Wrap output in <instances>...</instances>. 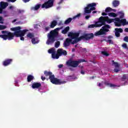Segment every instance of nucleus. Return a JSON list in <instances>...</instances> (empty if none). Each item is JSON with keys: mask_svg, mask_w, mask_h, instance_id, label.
<instances>
[{"mask_svg": "<svg viewBox=\"0 0 128 128\" xmlns=\"http://www.w3.org/2000/svg\"><path fill=\"white\" fill-rule=\"evenodd\" d=\"M68 36L71 38V39L70 38H66L63 44L64 48H68L70 46V44H78V42H80L82 40H88L90 38H94V34H86L82 35V36H80V33L78 32H70L68 34Z\"/></svg>", "mask_w": 128, "mask_h": 128, "instance_id": "1", "label": "nucleus"}, {"mask_svg": "<svg viewBox=\"0 0 128 128\" xmlns=\"http://www.w3.org/2000/svg\"><path fill=\"white\" fill-rule=\"evenodd\" d=\"M116 20L114 18H110L108 16H101L100 18V22H101V25L104 26L102 27V28L100 30L96 32L95 33V36H102V34H106V32H110L108 28H110V26L108 24H106V22L107 24H112V22H114Z\"/></svg>", "mask_w": 128, "mask_h": 128, "instance_id": "2", "label": "nucleus"}, {"mask_svg": "<svg viewBox=\"0 0 128 128\" xmlns=\"http://www.w3.org/2000/svg\"><path fill=\"white\" fill-rule=\"evenodd\" d=\"M64 26H62L60 28H57L54 30H51L48 34V39L46 41V44H52L54 42L56 38L58 36V30H62Z\"/></svg>", "mask_w": 128, "mask_h": 128, "instance_id": "3", "label": "nucleus"}, {"mask_svg": "<svg viewBox=\"0 0 128 128\" xmlns=\"http://www.w3.org/2000/svg\"><path fill=\"white\" fill-rule=\"evenodd\" d=\"M44 74L46 76H49V80H50V82L53 84H66V81L62 80L58 78H54V75L52 74V72H50L44 71Z\"/></svg>", "mask_w": 128, "mask_h": 128, "instance_id": "4", "label": "nucleus"}, {"mask_svg": "<svg viewBox=\"0 0 128 128\" xmlns=\"http://www.w3.org/2000/svg\"><path fill=\"white\" fill-rule=\"evenodd\" d=\"M115 22L114 24L116 26H126L128 24V22H126V19H120L118 18H114Z\"/></svg>", "mask_w": 128, "mask_h": 128, "instance_id": "5", "label": "nucleus"}, {"mask_svg": "<svg viewBox=\"0 0 128 128\" xmlns=\"http://www.w3.org/2000/svg\"><path fill=\"white\" fill-rule=\"evenodd\" d=\"M94 6H96V4L94 2L88 4L84 9L85 14H90L92 12V10H96Z\"/></svg>", "mask_w": 128, "mask_h": 128, "instance_id": "6", "label": "nucleus"}, {"mask_svg": "<svg viewBox=\"0 0 128 128\" xmlns=\"http://www.w3.org/2000/svg\"><path fill=\"white\" fill-rule=\"evenodd\" d=\"M28 30L25 29L22 30V31H19L18 32H15V36L16 38H20V40H24V34H26V32H28Z\"/></svg>", "mask_w": 128, "mask_h": 128, "instance_id": "7", "label": "nucleus"}, {"mask_svg": "<svg viewBox=\"0 0 128 128\" xmlns=\"http://www.w3.org/2000/svg\"><path fill=\"white\" fill-rule=\"evenodd\" d=\"M68 54V52L66 50H64L62 48H58L57 50V54H56V60H58L60 58V56H66Z\"/></svg>", "mask_w": 128, "mask_h": 128, "instance_id": "8", "label": "nucleus"}, {"mask_svg": "<svg viewBox=\"0 0 128 128\" xmlns=\"http://www.w3.org/2000/svg\"><path fill=\"white\" fill-rule=\"evenodd\" d=\"M54 0H48L46 2H45L42 6V8H52V6H54Z\"/></svg>", "mask_w": 128, "mask_h": 128, "instance_id": "9", "label": "nucleus"}, {"mask_svg": "<svg viewBox=\"0 0 128 128\" xmlns=\"http://www.w3.org/2000/svg\"><path fill=\"white\" fill-rule=\"evenodd\" d=\"M66 64L68 66H72V68H76L78 66V60H69L66 62Z\"/></svg>", "mask_w": 128, "mask_h": 128, "instance_id": "10", "label": "nucleus"}, {"mask_svg": "<svg viewBox=\"0 0 128 128\" xmlns=\"http://www.w3.org/2000/svg\"><path fill=\"white\" fill-rule=\"evenodd\" d=\"M102 26V23L100 22V18L98 19V22H96L95 24H92L88 26V28H100Z\"/></svg>", "mask_w": 128, "mask_h": 128, "instance_id": "11", "label": "nucleus"}, {"mask_svg": "<svg viewBox=\"0 0 128 128\" xmlns=\"http://www.w3.org/2000/svg\"><path fill=\"white\" fill-rule=\"evenodd\" d=\"M48 54H52V58L54 60H56V50L54 48H52L48 50Z\"/></svg>", "mask_w": 128, "mask_h": 128, "instance_id": "12", "label": "nucleus"}, {"mask_svg": "<svg viewBox=\"0 0 128 128\" xmlns=\"http://www.w3.org/2000/svg\"><path fill=\"white\" fill-rule=\"evenodd\" d=\"M12 62V59H6L3 62L2 64L4 66H10Z\"/></svg>", "mask_w": 128, "mask_h": 128, "instance_id": "13", "label": "nucleus"}, {"mask_svg": "<svg viewBox=\"0 0 128 128\" xmlns=\"http://www.w3.org/2000/svg\"><path fill=\"white\" fill-rule=\"evenodd\" d=\"M16 32H14V33L12 32H8L7 33V39L8 40H14V36H16Z\"/></svg>", "mask_w": 128, "mask_h": 128, "instance_id": "14", "label": "nucleus"}, {"mask_svg": "<svg viewBox=\"0 0 128 128\" xmlns=\"http://www.w3.org/2000/svg\"><path fill=\"white\" fill-rule=\"evenodd\" d=\"M42 86V84L40 82H34L32 84V88H40Z\"/></svg>", "mask_w": 128, "mask_h": 128, "instance_id": "15", "label": "nucleus"}, {"mask_svg": "<svg viewBox=\"0 0 128 128\" xmlns=\"http://www.w3.org/2000/svg\"><path fill=\"white\" fill-rule=\"evenodd\" d=\"M8 6V3L6 2H0V6L4 10L7 6Z\"/></svg>", "mask_w": 128, "mask_h": 128, "instance_id": "16", "label": "nucleus"}, {"mask_svg": "<svg viewBox=\"0 0 128 128\" xmlns=\"http://www.w3.org/2000/svg\"><path fill=\"white\" fill-rule=\"evenodd\" d=\"M12 32H22V27L20 26H17L15 28H10Z\"/></svg>", "mask_w": 128, "mask_h": 128, "instance_id": "17", "label": "nucleus"}, {"mask_svg": "<svg viewBox=\"0 0 128 128\" xmlns=\"http://www.w3.org/2000/svg\"><path fill=\"white\" fill-rule=\"evenodd\" d=\"M104 84L105 86H110V88H116V85L110 83L108 81H105L104 82Z\"/></svg>", "mask_w": 128, "mask_h": 128, "instance_id": "18", "label": "nucleus"}, {"mask_svg": "<svg viewBox=\"0 0 128 128\" xmlns=\"http://www.w3.org/2000/svg\"><path fill=\"white\" fill-rule=\"evenodd\" d=\"M57 24H58V21H56V20H54L51 22L50 25V28H54V26H57Z\"/></svg>", "mask_w": 128, "mask_h": 128, "instance_id": "19", "label": "nucleus"}, {"mask_svg": "<svg viewBox=\"0 0 128 128\" xmlns=\"http://www.w3.org/2000/svg\"><path fill=\"white\" fill-rule=\"evenodd\" d=\"M120 1L118 0H114L112 2V6L114 8H116V6H120Z\"/></svg>", "mask_w": 128, "mask_h": 128, "instance_id": "20", "label": "nucleus"}, {"mask_svg": "<svg viewBox=\"0 0 128 128\" xmlns=\"http://www.w3.org/2000/svg\"><path fill=\"white\" fill-rule=\"evenodd\" d=\"M34 79V77L32 75H28L27 77V80L28 82H30L32 80Z\"/></svg>", "mask_w": 128, "mask_h": 128, "instance_id": "21", "label": "nucleus"}, {"mask_svg": "<svg viewBox=\"0 0 128 128\" xmlns=\"http://www.w3.org/2000/svg\"><path fill=\"white\" fill-rule=\"evenodd\" d=\"M40 8V4L36 5L34 7L31 8L32 10H38Z\"/></svg>", "mask_w": 128, "mask_h": 128, "instance_id": "22", "label": "nucleus"}, {"mask_svg": "<svg viewBox=\"0 0 128 128\" xmlns=\"http://www.w3.org/2000/svg\"><path fill=\"white\" fill-rule=\"evenodd\" d=\"M70 30V26H68L66 28H64V30H63L62 31V34H66Z\"/></svg>", "mask_w": 128, "mask_h": 128, "instance_id": "23", "label": "nucleus"}, {"mask_svg": "<svg viewBox=\"0 0 128 128\" xmlns=\"http://www.w3.org/2000/svg\"><path fill=\"white\" fill-rule=\"evenodd\" d=\"M112 66H114L116 68H120V65L118 64V63L116 62H114V60L112 61Z\"/></svg>", "mask_w": 128, "mask_h": 128, "instance_id": "24", "label": "nucleus"}, {"mask_svg": "<svg viewBox=\"0 0 128 128\" xmlns=\"http://www.w3.org/2000/svg\"><path fill=\"white\" fill-rule=\"evenodd\" d=\"M72 20V18H69L66 20H65L64 24H70Z\"/></svg>", "mask_w": 128, "mask_h": 128, "instance_id": "25", "label": "nucleus"}, {"mask_svg": "<svg viewBox=\"0 0 128 128\" xmlns=\"http://www.w3.org/2000/svg\"><path fill=\"white\" fill-rule=\"evenodd\" d=\"M108 16H109L113 17V18H116L118 16V14L114 12H110L108 14Z\"/></svg>", "mask_w": 128, "mask_h": 128, "instance_id": "26", "label": "nucleus"}, {"mask_svg": "<svg viewBox=\"0 0 128 128\" xmlns=\"http://www.w3.org/2000/svg\"><path fill=\"white\" fill-rule=\"evenodd\" d=\"M32 42L33 44H38L40 42L39 40H36V38H32Z\"/></svg>", "mask_w": 128, "mask_h": 128, "instance_id": "27", "label": "nucleus"}, {"mask_svg": "<svg viewBox=\"0 0 128 128\" xmlns=\"http://www.w3.org/2000/svg\"><path fill=\"white\" fill-rule=\"evenodd\" d=\"M27 38H31L32 40V38H34V34H32V33H28L27 36H26Z\"/></svg>", "mask_w": 128, "mask_h": 128, "instance_id": "28", "label": "nucleus"}, {"mask_svg": "<svg viewBox=\"0 0 128 128\" xmlns=\"http://www.w3.org/2000/svg\"><path fill=\"white\" fill-rule=\"evenodd\" d=\"M0 38H3L4 40H8L7 34L0 35Z\"/></svg>", "mask_w": 128, "mask_h": 128, "instance_id": "29", "label": "nucleus"}, {"mask_svg": "<svg viewBox=\"0 0 128 128\" xmlns=\"http://www.w3.org/2000/svg\"><path fill=\"white\" fill-rule=\"evenodd\" d=\"M115 32H124V30L122 28H116Z\"/></svg>", "mask_w": 128, "mask_h": 128, "instance_id": "30", "label": "nucleus"}, {"mask_svg": "<svg viewBox=\"0 0 128 128\" xmlns=\"http://www.w3.org/2000/svg\"><path fill=\"white\" fill-rule=\"evenodd\" d=\"M60 41H57L55 43V48H60Z\"/></svg>", "mask_w": 128, "mask_h": 128, "instance_id": "31", "label": "nucleus"}, {"mask_svg": "<svg viewBox=\"0 0 128 128\" xmlns=\"http://www.w3.org/2000/svg\"><path fill=\"white\" fill-rule=\"evenodd\" d=\"M112 8L108 7L106 8L105 10V12H112Z\"/></svg>", "mask_w": 128, "mask_h": 128, "instance_id": "32", "label": "nucleus"}, {"mask_svg": "<svg viewBox=\"0 0 128 128\" xmlns=\"http://www.w3.org/2000/svg\"><path fill=\"white\" fill-rule=\"evenodd\" d=\"M101 54L106 56H110V54H108V52L106 51H102Z\"/></svg>", "mask_w": 128, "mask_h": 128, "instance_id": "33", "label": "nucleus"}, {"mask_svg": "<svg viewBox=\"0 0 128 128\" xmlns=\"http://www.w3.org/2000/svg\"><path fill=\"white\" fill-rule=\"evenodd\" d=\"M6 26L4 25H0V30H6Z\"/></svg>", "mask_w": 128, "mask_h": 128, "instance_id": "34", "label": "nucleus"}, {"mask_svg": "<svg viewBox=\"0 0 128 128\" xmlns=\"http://www.w3.org/2000/svg\"><path fill=\"white\" fill-rule=\"evenodd\" d=\"M78 62L80 64L81 62H86V60L84 59H80L78 60Z\"/></svg>", "mask_w": 128, "mask_h": 128, "instance_id": "35", "label": "nucleus"}, {"mask_svg": "<svg viewBox=\"0 0 128 128\" xmlns=\"http://www.w3.org/2000/svg\"><path fill=\"white\" fill-rule=\"evenodd\" d=\"M115 36L116 38H120V32H117V31H115Z\"/></svg>", "mask_w": 128, "mask_h": 128, "instance_id": "36", "label": "nucleus"}, {"mask_svg": "<svg viewBox=\"0 0 128 128\" xmlns=\"http://www.w3.org/2000/svg\"><path fill=\"white\" fill-rule=\"evenodd\" d=\"M81 14H78L77 15L75 16L74 17H73L74 20H76V18H80V16Z\"/></svg>", "mask_w": 128, "mask_h": 128, "instance_id": "37", "label": "nucleus"}, {"mask_svg": "<svg viewBox=\"0 0 128 128\" xmlns=\"http://www.w3.org/2000/svg\"><path fill=\"white\" fill-rule=\"evenodd\" d=\"M126 80V74H124L122 78V82H124Z\"/></svg>", "mask_w": 128, "mask_h": 128, "instance_id": "38", "label": "nucleus"}, {"mask_svg": "<svg viewBox=\"0 0 128 128\" xmlns=\"http://www.w3.org/2000/svg\"><path fill=\"white\" fill-rule=\"evenodd\" d=\"M122 47L123 48H128V45L124 43L122 44Z\"/></svg>", "mask_w": 128, "mask_h": 128, "instance_id": "39", "label": "nucleus"}, {"mask_svg": "<svg viewBox=\"0 0 128 128\" xmlns=\"http://www.w3.org/2000/svg\"><path fill=\"white\" fill-rule=\"evenodd\" d=\"M107 42H108L110 44H114V41L112 40H107Z\"/></svg>", "mask_w": 128, "mask_h": 128, "instance_id": "40", "label": "nucleus"}, {"mask_svg": "<svg viewBox=\"0 0 128 128\" xmlns=\"http://www.w3.org/2000/svg\"><path fill=\"white\" fill-rule=\"evenodd\" d=\"M124 42H128V36H126L124 38Z\"/></svg>", "mask_w": 128, "mask_h": 128, "instance_id": "41", "label": "nucleus"}, {"mask_svg": "<svg viewBox=\"0 0 128 128\" xmlns=\"http://www.w3.org/2000/svg\"><path fill=\"white\" fill-rule=\"evenodd\" d=\"M44 30H45V32H48V30H50V27L48 26L46 27Z\"/></svg>", "mask_w": 128, "mask_h": 128, "instance_id": "42", "label": "nucleus"}, {"mask_svg": "<svg viewBox=\"0 0 128 128\" xmlns=\"http://www.w3.org/2000/svg\"><path fill=\"white\" fill-rule=\"evenodd\" d=\"M114 72H120V69H118V68H115L114 69Z\"/></svg>", "mask_w": 128, "mask_h": 128, "instance_id": "43", "label": "nucleus"}, {"mask_svg": "<svg viewBox=\"0 0 128 128\" xmlns=\"http://www.w3.org/2000/svg\"><path fill=\"white\" fill-rule=\"evenodd\" d=\"M2 21V17L0 16V24H4V22Z\"/></svg>", "mask_w": 128, "mask_h": 128, "instance_id": "44", "label": "nucleus"}, {"mask_svg": "<svg viewBox=\"0 0 128 128\" xmlns=\"http://www.w3.org/2000/svg\"><path fill=\"white\" fill-rule=\"evenodd\" d=\"M22 12H24V10H18V14H22Z\"/></svg>", "mask_w": 128, "mask_h": 128, "instance_id": "45", "label": "nucleus"}, {"mask_svg": "<svg viewBox=\"0 0 128 128\" xmlns=\"http://www.w3.org/2000/svg\"><path fill=\"white\" fill-rule=\"evenodd\" d=\"M16 1V0H8V2H14Z\"/></svg>", "mask_w": 128, "mask_h": 128, "instance_id": "46", "label": "nucleus"}, {"mask_svg": "<svg viewBox=\"0 0 128 128\" xmlns=\"http://www.w3.org/2000/svg\"><path fill=\"white\" fill-rule=\"evenodd\" d=\"M62 66H64V64H60L58 66V68H62Z\"/></svg>", "mask_w": 128, "mask_h": 128, "instance_id": "47", "label": "nucleus"}, {"mask_svg": "<svg viewBox=\"0 0 128 128\" xmlns=\"http://www.w3.org/2000/svg\"><path fill=\"white\" fill-rule=\"evenodd\" d=\"M2 34H8V31L3 30V31H2Z\"/></svg>", "mask_w": 128, "mask_h": 128, "instance_id": "48", "label": "nucleus"}, {"mask_svg": "<svg viewBox=\"0 0 128 128\" xmlns=\"http://www.w3.org/2000/svg\"><path fill=\"white\" fill-rule=\"evenodd\" d=\"M41 79L42 80H46V77H44V76H41Z\"/></svg>", "mask_w": 128, "mask_h": 128, "instance_id": "49", "label": "nucleus"}, {"mask_svg": "<svg viewBox=\"0 0 128 128\" xmlns=\"http://www.w3.org/2000/svg\"><path fill=\"white\" fill-rule=\"evenodd\" d=\"M102 16H108V14L104 12H102Z\"/></svg>", "mask_w": 128, "mask_h": 128, "instance_id": "50", "label": "nucleus"}, {"mask_svg": "<svg viewBox=\"0 0 128 128\" xmlns=\"http://www.w3.org/2000/svg\"><path fill=\"white\" fill-rule=\"evenodd\" d=\"M2 10H4V8L0 7V14H2Z\"/></svg>", "mask_w": 128, "mask_h": 128, "instance_id": "51", "label": "nucleus"}, {"mask_svg": "<svg viewBox=\"0 0 128 128\" xmlns=\"http://www.w3.org/2000/svg\"><path fill=\"white\" fill-rule=\"evenodd\" d=\"M124 14H122L120 16V18H124Z\"/></svg>", "mask_w": 128, "mask_h": 128, "instance_id": "52", "label": "nucleus"}, {"mask_svg": "<svg viewBox=\"0 0 128 128\" xmlns=\"http://www.w3.org/2000/svg\"><path fill=\"white\" fill-rule=\"evenodd\" d=\"M108 40H110V38H112V36H108Z\"/></svg>", "mask_w": 128, "mask_h": 128, "instance_id": "53", "label": "nucleus"}, {"mask_svg": "<svg viewBox=\"0 0 128 128\" xmlns=\"http://www.w3.org/2000/svg\"><path fill=\"white\" fill-rule=\"evenodd\" d=\"M80 74H85L84 71L83 70H82L80 72Z\"/></svg>", "mask_w": 128, "mask_h": 128, "instance_id": "54", "label": "nucleus"}, {"mask_svg": "<svg viewBox=\"0 0 128 128\" xmlns=\"http://www.w3.org/2000/svg\"><path fill=\"white\" fill-rule=\"evenodd\" d=\"M24 2H28L30 0H22Z\"/></svg>", "mask_w": 128, "mask_h": 128, "instance_id": "55", "label": "nucleus"}, {"mask_svg": "<svg viewBox=\"0 0 128 128\" xmlns=\"http://www.w3.org/2000/svg\"><path fill=\"white\" fill-rule=\"evenodd\" d=\"M62 21H60L58 24V26H62Z\"/></svg>", "mask_w": 128, "mask_h": 128, "instance_id": "56", "label": "nucleus"}, {"mask_svg": "<svg viewBox=\"0 0 128 128\" xmlns=\"http://www.w3.org/2000/svg\"><path fill=\"white\" fill-rule=\"evenodd\" d=\"M126 32H128V28H126L124 30Z\"/></svg>", "mask_w": 128, "mask_h": 128, "instance_id": "57", "label": "nucleus"}, {"mask_svg": "<svg viewBox=\"0 0 128 128\" xmlns=\"http://www.w3.org/2000/svg\"><path fill=\"white\" fill-rule=\"evenodd\" d=\"M102 86V84H101V83H98V86Z\"/></svg>", "mask_w": 128, "mask_h": 128, "instance_id": "58", "label": "nucleus"}, {"mask_svg": "<svg viewBox=\"0 0 128 128\" xmlns=\"http://www.w3.org/2000/svg\"><path fill=\"white\" fill-rule=\"evenodd\" d=\"M85 18L86 20H88V18H90V16H86Z\"/></svg>", "mask_w": 128, "mask_h": 128, "instance_id": "59", "label": "nucleus"}, {"mask_svg": "<svg viewBox=\"0 0 128 128\" xmlns=\"http://www.w3.org/2000/svg\"><path fill=\"white\" fill-rule=\"evenodd\" d=\"M94 76L90 77V80H94Z\"/></svg>", "mask_w": 128, "mask_h": 128, "instance_id": "60", "label": "nucleus"}, {"mask_svg": "<svg viewBox=\"0 0 128 128\" xmlns=\"http://www.w3.org/2000/svg\"><path fill=\"white\" fill-rule=\"evenodd\" d=\"M16 22V19H15V20H13L12 21V23Z\"/></svg>", "mask_w": 128, "mask_h": 128, "instance_id": "61", "label": "nucleus"}, {"mask_svg": "<svg viewBox=\"0 0 128 128\" xmlns=\"http://www.w3.org/2000/svg\"><path fill=\"white\" fill-rule=\"evenodd\" d=\"M112 12H116V9H112Z\"/></svg>", "mask_w": 128, "mask_h": 128, "instance_id": "62", "label": "nucleus"}, {"mask_svg": "<svg viewBox=\"0 0 128 128\" xmlns=\"http://www.w3.org/2000/svg\"><path fill=\"white\" fill-rule=\"evenodd\" d=\"M75 50H76V49H75V48H73L72 49V52H74Z\"/></svg>", "mask_w": 128, "mask_h": 128, "instance_id": "63", "label": "nucleus"}, {"mask_svg": "<svg viewBox=\"0 0 128 128\" xmlns=\"http://www.w3.org/2000/svg\"><path fill=\"white\" fill-rule=\"evenodd\" d=\"M9 8H10V10H12V6H10L9 7Z\"/></svg>", "mask_w": 128, "mask_h": 128, "instance_id": "64", "label": "nucleus"}]
</instances>
